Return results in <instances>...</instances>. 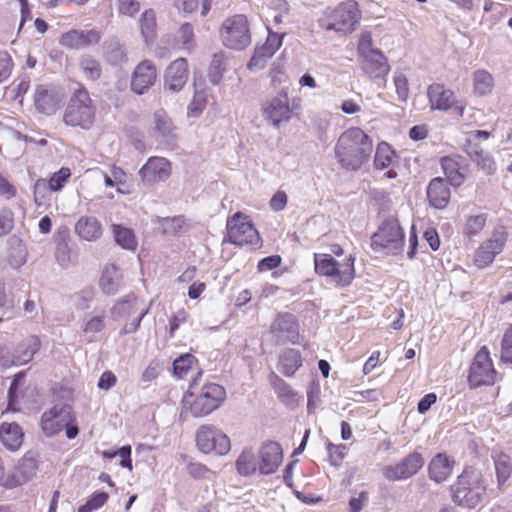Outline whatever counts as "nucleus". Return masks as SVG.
<instances>
[{
	"label": "nucleus",
	"instance_id": "f257e3e1",
	"mask_svg": "<svg viewBox=\"0 0 512 512\" xmlns=\"http://www.w3.org/2000/svg\"><path fill=\"white\" fill-rule=\"evenodd\" d=\"M373 141L359 127H350L338 137L334 153L341 168L348 171L360 169L370 158Z\"/></svg>",
	"mask_w": 512,
	"mask_h": 512
},
{
	"label": "nucleus",
	"instance_id": "f03ea898",
	"mask_svg": "<svg viewBox=\"0 0 512 512\" xmlns=\"http://www.w3.org/2000/svg\"><path fill=\"white\" fill-rule=\"evenodd\" d=\"M97 108L83 84L70 94L62 114V122L71 128L90 130L96 123Z\"/></svg>",
	"mask_w": 512,
	"mask_h": 512
},
{
	"label": "nucleus",
	"instance_id": "7ed1b4c3",
	"mask_svg": "<svg viewBox=\"0 0 512 512\" xmlns=\"http://www.w3.org/2000/svg\"><path fill=\"white\" fill-rule=\"evenodd\" d=\"M486 491L484 476L474 467H465L450 486L452 501L468 509L476 508L483 501Z\"/></svg>",
	"mask_w": 512,
	"mask_h": 512
},
{
	"label": "nucleus",
	"instance_id": "20e7f679",
	"mask_svg": "<svg viewBox=\"0 0 512 512\" xmlns=\"http://www.w3.org/2000/svg\"><path fill=\"white\" fill-rule=\"evenodd\" d=\"M193 381L182 398L183 410L192 417L202 418L218 409L226 399V390L217 383H205L199 392L192 391Z\"/></svg>",
	"mask_w": 512,
	"mask_h": 512
},
{
	"label": "nucleus",
	"instance_id": "39448f33",
	"mask_svg": "<svg viewBox=\"0 0 512 512\" xmlns=\"http://www.w3.org/2000/svg\"><path fill=\"white\" fill-rule=\"evenodd\" d=\"M313 258L315 273L328 278L337 287L349 286L356 277V257L353 254L341 260L326 253H315Z\"/></svg>",
	"mask_w": 512,
	"mask_h": 512
},
{
	"label": "nucleus",
	"instance_id": "423d86ee",
	"mask_svg": "<svg viewBox=\"0 0 512 512\" xmlns=\"http://www.w3.org/2000/svg\"><path fill=\"white\" fill-rule=\"evenodd\" d=\"M361 19V10L356 0H345L334 7H328L319 19V25L326 31L343 34L352 33Z\"/></svg>",
	"mask_w": 512,
	"mask_h": 512
},
{
	"label": "nucleus",
	"instance_id": "0eeeda50",
	"mask_svg": "<svg viewBox=\"0 0 512 512\" xmlns=\"http://www.w3.org/2000/svg\"><path fill=\"white\" fill-rule=\"evenodd\" d=\"M360 67L363 73L370 79L385 80L391 67L384 53L373 46L370 32L361 33L356 48Z\"/></svg>",
	"mask_w": 512,
	"mask_h": 512
},
{
	"label": "nucleus",
	"instance_id": "6e6552de",
	"mask_svg": "<svg viewBox=\"0 0 512 512\" xmlns=\"http://www.w3.org/2000/svg\"><path fill=\"white\" fill-rule=\"evenodd\" d=\"M219 37L227 49L242 51L248 48L252 42L248 16L238 13L226 17L220 25Z\"/></svg>",
	"mask_w": 512,
	"mask_h": 512
},
{
	"label": "nucleus",
	"instance_id": "1a4fd4ad",
	"mask_svg": "<svg viewBox=\"0 0 512 512\" xmlns=\"http://www.w3.org/2000/svg\"><path fill=\"white\" fill-rule=\"evenodd\" d=\"M41 428L47 436H54L65 430L68 439L76 438L79 433L73 407L65 403L56 404L42 414Z\"/></svg>",
	"mask_w": 512,
	"mask_h": 512
},
{
	"label": "nucleus",
	"instance_id": "9d476101",
	"mask_svg": "<svg viewBox=\"0 0 512 512\" xmlns=\"http://www.w3.org/2000/svg\"><path fill=\"white\" fill-rule=\"evenodd\" d=\"M300 99L290 102L288 88L283 87L276 96H273L261 105L262 115L269 124L275 128L290 122L298 116Z\"/></svg>",
	"mask_w": 512,
	"mask_h": 512
},
{
	"label": "nucleus",
	"instance_id": "9b49d317",
	"mask_svg": "<svg viewBox=\"0 0 512 512\" xmlns=\"http://www.w3.org/2000/svg\"><path fill=\"white\" fill-rule=\"evenodd\" d=\"M405 243V234L397 218L384 220L372 235L371 248L388 254H398Z\"/></svg>",
	"mask_w": 512,
	"mask_h": 512
},
{
	"label": "nucleus",
	"instance_id": "f8f14e48",
	"mask_svg": "<svg viewBox=\"0 0 512 512\" xmlns=\"http://www.w3.org/2000/svg\"><path fill=\"white\" fill-rule=\"evenodd\" d=\"M226 241L237 246L251 245L259 247L261 245V237L257 229L254 227L249 216L236 212L228 217L226 222Z\"/></svg>",
	"mask_w": 512,
	"mask_h": 512
},
{
	"label": "nucleus",
	"instance_id": "ddd939ff",
	"mask_svg": "<svg viewBox=\"0 0 512 512\" xmlns=\"http://www.w3.org/2000/svg\"><path fill=\"white\" fill-rule=\"evenodd\" d=\"M197 448L204 454L224 456L231 450L230 438L211 424L201 425L195 435Z\"/></svg>",
	"mask_w": 512,
	"mask_h": 512
},
{
	"label": "nucleus",
	"instance_id": "4468645a",
	"mask_svg": "<svg viewBox=\"0 0 512 512\" xmlns=\"http://www.w3.org/2000/svg\"><path fill=\"white\" fill-rule=\"evenodd\" d=\"M497 372L494 368L490 352L486 346L481 347L475 354L469 368L468 382L473 388L483 385H493Z\"/></svg>",
	"mask_w": 512,
	"mask_h": 512
},
{
	"label": "nucleus",
	"instance_id": "2eb2a0df",
	"mask_svg": "<svg viewBox=\"0 0 512 512\" xmlns=\"http://www.w3.org/2000/svg\"><path fill=\"white\" fill-rule=\"evenodd\" d=\"M508 240V232L504 226L495 228L491 236L486 239L475 251L473 261L478 268H485L492 264L495 257L500 254Z\"/></svg>",
	"mask_w": 512,
	"mask_h": 512
},
{
	"label": "nucleus",
	"instance_id": "dca6fc26",
	"mask_svg": "<svg viewBox=\"0 0 512 512\" xmlns=\"http://www.w3.org/2000/svg\"><path fill=\"white\" fill-rule=\"evenodd\" d=\"M427 99L431 110H453L457 115L463 116L465 105L458 101L453 90L444 84L432 83L427 87Z\"/></svg>",
	"mask_w": 512,
	"mask_h": 512
},
{
	"label": "nucleus",
	"instance_id": "f3484780",
	"mask_svg": "<svg viewBox=\"0 0 512 512\" xmlns=\"http://www.w3.org/2000/svg\"><path fill=\"white\" fill-rule=\"evenodd\" d=\"M424 457L419 452H412L400 462L388 465L383 469V475L388 481H400L416 475L424 466Z\"/></svg>",
	"mask_w": 512,
	"mask_h": 512
},
{
	"label": "nucleus",
	"instance_id": "a211bd4d",
	"mask_svg": "<svg viewBox=\"0 0 512 512\" xmlns=\"http://www.w3.org/2000/svg\"><path fill=\"white\" fill-rule=\"evenodd\" d=\"M439 163L447 182L451 186L457 188L464 184L469 174V163L464 156L459 154L443 156Z\"/></svg>",
	"mask_w": 512,
	"mask_h": 512
},
{
	"label": "nucleus",
	"instance_id": "6ab92c4d",
	"mask_svg": "<svg viewBox=\"0 0 512 512\" xmlns=\"http://www.w3.org/2000/svg\"><path fill=\"white\" fill-rule=\"evenodd\" d=\"M172 172L169 160L164 157L152 156L139 170V176L146 185H155L166 181Z\"/></svg>",
	"mask_w": 512,
	"mask_h": 512
},
{
	"label": "nucleus",
	"instance_id": "aec40b11",
	"mask_svg": "<svg viewBox=\"0 0 512 512\" xmlns=\"http://www.w3.org/2000/svg\"><path fill=\"white\" fill-rule=\"evenodd\" d=\"M37 460L30 455H24L16 464L13 471L8 473L2 482L5 489H14L29 481L36 475Z\"/></svg>",
	"mask_w": 512,
	"mask_h": 512
},
{
	"label": "nucleus",
	"instance_id": "412c9836",
	"mask_svg": "<svg viewBox=\"0 0 512 512\" xmlns=\"http://www.w3.org/2000/svg\"><path fill=\"white\" fill-rule=\"evenodd\" d=\"M157 80V68L151 60H143L134 68L130 78V89L135 94L146 93Z\"/></svg>",
	"mask_w": 512,
	"mask_h": 512
},
{
	"label": "nucleus",
	"instance_id": "4be33fe9",
	"mask_svg": "<svg viewBox=\"0 0 512 512\" xmlns=\"http://www.w3.org/2000/svg\"><path fill=\"white\" fill-rule=\"evenodd\" d=\"M100 40L101 34L96 29H71L61 35L59 44L69 50H81L99 44Z\"/></svg>",
	"mask_w": 512,
	"mask_h": 512
},
{
	"label": "nucleus",
	"instance_id": "5701e85b",
	"mask_svg": "<svg viewBox=\"0 0 512 512\" xmlns=\"http://www.w3.org/2000/svg\"><path fill=\"white\" fill-rule=\"evenodd\" d=\"M281 45L282 37L275 32H269L265 41L260 45H256L254 53L247 64L248 69L251 71L262 69Z\"/></svg>",
	"mask_w": 512,
	"mask_h": 512
},
{
	"label": "nucleus",
	"instance_id": "b1692460",
	"mask_svg": "<svg viewBox=\"0 0 512 512\" xmlns=\"http://www.w3.org/2000/svg\"><path fill=\"white\" fill-rule=\"evenodd\" d=\"M190 75L188 61L179 57L172 61L166 68L164 74V88L173 92L183 89Z\"/></svg>",
	"mask_w": 512,
	"mask_h": 512
},
{
	"label": "nucleus",
	"instance_id": "393cba45",
	"mask_svg": "<svg viewBox=\"0 0 512 512\" xmlns=\"http://www.w3.org/2000/svg\"><path fill=\"white\" fill-rule=\"evenodd\" d=\"M270 333L278 337L284 336L290 343L297 344L300 339L299 323L291 313H278L270 325Z\"/></svg>",
	"mask_w": 512,
	"mask_h": 512
},
{
	"label": "nucleus",
	"instance_id": "a878e982",
	"mask_svg": "<svg viewBox=\"0 0 512 512\" xmlns=\"http://www.w3.org/2000/svg\"><path fill=\"white\" fill-rule=\"evenodd\" d=\"M258 470L261 474L274 473L282 463L283 451L277 442H265L258 452Z\"/></svg>",
	"mask_w": 512,
	"mask_h": 512
},
{
	"label": "nucleus",
	"instance_id": "bb28decb",
	"mask_svg": "<svg viewBox=\"0 0 512 512\" xmlns=\"http://www.w3.org/2000/svg\"><path fill=\"white\" fill-rule=\"evenodd\" d=\"M427 200L435 209H445L451 198V191L448 183L442 177L433 178L426 189Z\"/></svg>",
	"mask_w": 512,
	"mask_h": 512
},
{
	"label": "nucleus",
	"instance_id": "cd10ccee",
	"mask_svg": "<svg viewBox=\"0 0 512 512\" xmlns=\"http://www.w3.org/2000/svg\"><path fill=\"white\" fill-rule=\"evenodd\" d=\"M269 381L280 402L291 409L299 406L301 396L289 383L275 373H271Z\"/></svg>",
	"mask_w": 512,
	"mask_h": 512
},
{
	"label": "nucleus",
	"instance_id": "c85d7f7f",
	"mask_svg": "<svg viewBox=\"0 0 512 512\" xmlns=\"http://www.w3.org/2000/svg\"><path fill=\"white\" fill-rule=\"evenodd\" d=\"M454 463L445 453L436 454L428 465L429 478L437 483L446 481L452 474Z\"/></svg>",
	"mask_w": 512,
	"mask_h": 512
},
{
	"label": "nucleus",
	"instance_id": "c756f323",
	"mask_svg": "<svg viewBox=\"0 0 512 512\" xmlns=\"http://www.w3.org/2000/svg\"><path fill=\"white\" fill-rule=\"evenodd\" d=\"M76 234L85 241H96L102 236V225L93 216H82L75 224Z\"/></svg>",
	"mask_w": 512,
	"mask_h": 512
},
{
	"label": "nucleus",
	"instance_id": "7c9ffc66",
	"mask_svg": "<svg viewBox=\"0 0 512 512\" xmlns=\"http://www.w3.org/2000/svg\"><path fill=\"white\" fill-rule=\"evenodd\" d=\"M302 364L303 358L297 349L287 348L279 355L278 369L286 377H293Z\"/></svg>",
	"mask_w": 512,
	"mask_h": 512
},
{
	"label": "nucleus",
	"instance_id": "2f4dec72",
	"mask_svg": "<svg viewBox=\"0 0 512 512\" xmlns=\"http://www.w3.org/2000/svg\"><path fill=\"white\" fill-rule=\"evenodd\" d=\"M24 433L17 423L3 422L0 425V441L11 451L18 450L23 443Z\"/></svg>",
	"mask_w": 512,
	"mask_h": 512
},
{
	"label": "nucleus",
	"instance_id": "473e14b6",
	"mask_svg": "<svg viewBox=\"0 0 512 512\" xmlns=\"http://www.w3.org/2000/svg\"><path fill=\"white\" fill-rule=\"evenodd\" d=\"M110 174L111 175L103 173L106 187H116L117 192L120 194H128L131 192L128 175L121 167L115 164L111 165Z\"/></svg>",
	"mask_w": 512,
	"mask_h": 512
},
{
	"label": "nucleus",
	"instance_id": "72a5a7b5",
	"mask_svg": "<svg viewBox=\"0 0 512 512\" xmlns=\"http://www.w3.org/2000/svg\"><path fill=\"white\" fill-rule=\"evenodd\" d=\"M492 459L494 462L497 484L501 489L512 475V459L503 451L494 452L492 454Z\"/></svg>",
	"mask_w": 512,
	"mask_h": 512
},
{
	"label": "nucleus",
	"instance_id": "f704fd0d",
	"mask_svg": "<svg viewBox=\"0 0 512 512\" xmlns=\"http://www.w3.org/2000/svg\"><path fill=\"white\" fill-rule=\"evenodd\" d=\"M473 93L478 97L490 95L495 87L493 75L485 70L478 69L472 74Z\"/></svg>",
	"mask_w": 512,
	"mask_h": 512
},
{
	"label": "nucleus",
	"instance_id": "c9c22d12",
	"mask_svg": "<svg viewBox=\"0 0 512 512\" xmlns=\"http://www.w3.org/2000/svg\"><path fill=\"white\" fill-rule=\"evenodd\" d=\"M228 68V57L223 52H217L212 56V59L207 68V78L213 85H218L223 79L224 73Z\"/></svg>",
	"mask_w": 512,
	"mask_h": 512
},
{
	"label": "nucleus",
	"instance_id": "e433bc0d",
	"mask_svg": "<svg viewBox=\"0 0 512 512\" xmlns=\"http://www.w3.org/2000/svg\"><path fill=\"white\" fill-rule=\"evenodd\" d=\"M111 230L116 243L123 249L135 251L138 242L133 229L120 224H112Z\"/></svg>",
	"mask_w": 512,
	"mask_h": 512
},
{
	"label": "nucleus",
	"instance_id": "4c0bfd02",
	"mask_svg": "<svg viewBox=\"0 0 512 512\" xmlns=\"http://www.w3.org/2000/svg\"><path fill=\"white\" fill-rule=\"evenodd\" d=\"M41 347V340L36 335H30L21 341L15 349L19 355L18 361L22 365L30 362Z\"/></svg>",
	"mask_w": 512,
	"mask_h": 512
},
{
	"label": "nucleus",
	"instance_id": "58836bf2",
	"mask_svg": "<svg viewBox=\"0 0 512 512\" xmlns=\"http://www.w3.org/2000/svg\"><path fill=\"white\" fill-rule=\"evenodd\" d=\"M120 273L115 265H108L104 268L99 286L103 293L107 295L114 294L119 288Z\"/></svg>",
	"mask_w": 512,
	"mask_h": 512
},
{
	"label": "nucleus",
	"instance_id": "ea45409f",
	"mask_svg": "<svg viewBox=\"0 0 512 512\" xmlns=\"http://www.w3.org/2000/svg\"><path fill=\"white\" fill-rule=\"evenodd\" d=\"M79 67L87 81H98L102 76L100 61L90 55H83L79 60Z\"/></svg>",
	"mask_w": 512,
	"mask_h": 512
},
{
	"label": "nucleus",
	"instance_id": "a19ab883",
	"mask_svg": "<svg viewBox=\"0 0 512 512\" xmlns=\"http://www.w3.org/2000/svg\"><path fill=\"white\" fill-rule=\"evenodd\" d=\"M487 221V213H480L466 217L462 227V234L467 238H473L479 235L484 230Z\"/></svg>",
	"mask_w": 512,
	"mask_h": 512
},
{
	"label": "nucleus",
	"instance_id": "79ce46f5",
	"mask_svg": "<svg viewBox=\"0 0 512 512\" xmlns=\"http://www.w3.org/2000/svg\"><path fill=\"white\" fill-rule=\"evenodd\" d=\"M140 30L146 42L155 39L157 33L156 13L153 9H146L142 12L140 19Z\"/></svg>",
	"mask_w": 512,
	"mask_h": 512
},
{
	"label": "nucleus",
	"instance_id": "37998d69",
	"mask_svg": "<svg viewBox=\"0 0 512 512\" xmlns=\"http://www.w3.org/2000/svg\"><path fill=\"white\" fill-rule=\"evenodd\" d=\"M395 158V151L386 142H381L377 145L374 166L378 170L388 168Z\"/></svg>",
	"mask_w": 512,
	"mask_h": 512
},
{
	"label": "nucleus",
	"instance_id": "c03bdc74",
	"mask_svg": "<svg viewBox=\"0 0 512 512\" xmlns=\"http://www.w3.org/2000/svg\"><path fill=\"white\" fill-rule=\"evenodd\" d=\"M467 154L474 161L479 168L484 170L487 174L495 171V162L488 153L484 152L478 147L468 148Z\"/></svg>",
	"mask_w": 512,
	"mask_h": 512
},
{
	"label": "nucleus",
	"instance_id": "a18cd8bd",
	"mask_svg": "<svg viewBox=\"0 0 512 512\" xmlns=\"http://www.w3.org/2000/svg\"><path fill=\"white\" fill-rule=\"evenodd\" d=\"M236 470L242 476H250L257 470L254 454L250 450H244L236 460Z\"/></svg>",
	"mask_w": 512,
	"mask_h": 512
},
{
	"label": "nucleus",
	"instance_id": "49530a36",
	"mask_svg": "<svg viewBox=\"0 0 512 512\" xmlns=\"http://www.w3.org/2000/svg\"><path fill=\"white\" fill-rule=\"evenodd\" d=\"M34 104L37 110L44 114H49L53 108V97L49 91L43 87H38L34 94Z\"/></svg>",
	"mask_w": 512,
	"mask_h": 512
},
{
	"label": "nucleus",
	"instance_id": "de8ad7c7",
	"mask_svg": "<svg viewBox=\"0 0 512 512\" xmlns=\"http://www.w3.org/2000/svg\"><path fill=\"white\" fill-rule=\"evenodd\" d=\"M195 363L197 359L194 355L190 353L180 355L173 362L174 375L179 379L184 378Z\"/></svg>",
	"mask_w": 512,
	"mask_h": 512
},
{
	"label": "nucleus",
	"instance_id": "09e8293b",
	"mask_svg": "<svg viewBox=\"0 0 512 512\" xmlns=\"http://www.w3.org/2000/svg\"><path fill=\"white\" fill-rule=\"evenodd\" d=\"M159 223L163 234L176 235L185 227L186 220L184 216H174L162 218Z\"/></svg>",
	"mask_w": 512,
	"mask_h": 512
},
{
	"label": "nucleus",
	"instance_id": "8fccbe9b",
	"mask_svg": "<svg viewBox=\"0 0 512 512\" xmlns=\"http://www.w3.org/2000/svg\"><path fill=\"white\" fill-rule=\"evenodd\" d=\"M155 131L163 138L173 137L175 127L172 120L164 113L154 115Z\"/></svg>",
	"mask_w": 512,
	"mask_h": 512
},
{
	"label": "nucleus",
	"instance_id": "3c124183",
	"mask_svg": "<svg viewBox=\"0 0 512 512\" xmlns=\"http://www.w3.org/2000/svg\"><path fill=\"white\" fill-rule=\"evenodd\" d=\"M109 499L106 492L97 491L81 506L78 507V512H93L103 507Z\"/></svg>",
	"mask_w": 512,
	"mask_h": 512
},
{
	"label": "nucleus",
	"instance_id": "603ef678",
	"mask_svg": "<svg viewBox=\"0 0 512 512\" xmlns=\"http://www.w3.org/2000/svg\"><path fill=\"white\" fill-rule=\"evenodd\" d=\"M207 105V95L204 91H195L188 105V116L198 117Z\"/></svg>",
	"mask_w": 512,
	"mask_h": 512
},
{
	"label": "nucleus",
	"instance_id": "864d4df0",
	"mask_svg": "<svg viewBox=\"0 0 512 512\" xmlns=\"http://www.w3.org/2000/svg\"><path fill=\"white\" fill-rule=\"evenodd\" d=\"M71 176V170L68 167H62L57 172L53 173L52 176L48 180V188L51 191H59L61 190L67 180Z\"/></svg>",
	"mask_w": 512,
	"mask_h": 512
},
{
	"label": "nucleus",
	"instance_id": "5fc2aeb1",
	"mask_svg": "<svg viewBox=\"0 0 512 512\" xmlns=\"http://www.w3.org/2000/svg\"><path fill=\"white\" fill-rule=\"evenodd\" d=\"M18 358L19 355L15 347L4 346L0 349V365L3 368L22 365L20 362H17Z\"/></svg>",
	"mask_w": 512,
	"mask_h": 512
},
{
	"label": "nucleus",
	"instance_id": "6e6d98bb",
	"mask_svg": "<svg viewBox=\"0 0 512 512\" xmlns=\"http://www.w3.org/2000/svg\"><path fill=\"white\" fill-rule=\"evenodd\" d=\"M327 451L330 463L334 466H339L346 456V446L343 444L335 445L330 443L327 446Z\"/></svg>",
	"mask_w": 512,
	"mask_h": 512
},
{
	"label": "nucleus",
	"instance_id": "4d7b16f0",
	"mask_svg": "<svg viewBox=\"0 0 512 512\" xmlns=\"http://www.w3.org/2000/svg\"><path fill=\"white\" fill-rule=\"evenodd\" d=\"M24 378V374L23 373H18L12 383H11V386L9 388V391H8V405H7V411H11V412H16L18 411V408L16 406L17 404V390L19 388V383H20V380H22Z\"/></svg>",
	"mask_w": 512,
	"mask_h": 512
},
{
	"label": "nucleus",
	"instance_id": "13d9d810",
	"mask_svg": "<svg viewBox=\"0 0 512 512\" xmlns=\"http://www.w3.org/2000/svg\"><path fill=\"white\" fill-rule=\"evenodd\" d=\"M116 2L120 14L133 17L140 10V3L137 0H116Z\"/></svg>",
	"mask_w": 512,
	"mask_h": 512
},
{
	"label": "nucleus",
	"instance_id": "bf43d9fd",
	"mask_svg": "<svg viewBox=\"0 0 512 512\" xmlns=\"http://www.w3.org/2000/svg\"><path fill=\"white\" fill-rule=\"evenodd\" d=\"M13 69V60L8 52L0 50V83L7 80Z\"/></svg>",
	"mask_w": 512,
	"mask_h": 512
},
{
	"label": "nucleus",
	"instance_id": "052dcab7",
	"mask_svg": "<svg viewBox=\"0 0 512 512\" xmlns=\"http://www.w3.org/2000/svg\"><path fill=\"white\" fill-rule=\"evenodd\" d=\"M501 358L504 362L512 364V325L504 333L501 342Z\"/></svg>",
	"mask_w": 512,
	"mask_h": 512
},
{
	"label": "nucleus",
	"instance_id": "680f3d73",
	"mask_svg": "<svg viewBox=\"0 0 512 512\" xmlns=\"http://www.w3.org/2000/svg\"><path fill=\"white\" fill-rule=\"evenodd\" d=\"M189 313L185 309H180L169 318V336L174 337L181 324L187 322Z\"/></svg>",
	"mask_w": 512,
	"mask_h": 512
},
{
	"label": "nucleus",
	"instance_id": "e2e57ef3",
	"mask_svg": "<svg viewBox=\"0 0 512 512\" xmlns=\"http://www.w3.org/2000/svg\"><path fill=\"white\" fill-rule=\"evenodd\" d=\"M394 84L397 95L401 101H406L409 96V82L405 75L399 73L394 76Z\"/></svg>",
	"mask_w": 512,
	"mask_h": 512
},
{
	"label": "nucleus",
	"instance_id": "0e129e2a",
	"mask_svg": "<svg viewBox=\"0 0 512 512\" xmlns=\"http://www.w3.org/2000/svg\"><path fill=\"white\" fill-rule=\"evenodd\" d=\"M179 37L184 48L190 50L194 45V31L190 23H184L179 29Z\"/></svg>",
	"mask_w": 512,
	"mask_h": 512
},
{
	"label": "nucleus",
	"instance_id": "69168bd1",
	"mask_svg": "<svg viewBox=\"0 0 512 512\" xmlns=\"http://www.w3.org/2000/svg\"><path fill=\"white\" fill-rule=\"evenodd\" d=\"M282 258L279 255H271L261 259L257 264L258 272L273 270L281 265Z\"/></svg>",
	"mask_w": 512,
	"mask_h": 512
},
{
	"label": "nucleus",
	"instance_id": "338daca9",
	"mask_svg": "<svg viewBox=\"0 0 512 512\" xmlns=\"http://www.w3.org/2000/svg\"><path fill=\"white\" fill-rule=\"evenodd\" d=\"M287 202V194L282 190H278L270 199L269 206L273 211L279 212L285 209Z\"/></svg>",
	"mask_w": 512,
	"mask_h": 512
},
{
	"label": "nucleus",
	"instance_id": "774afa93",
	"mask_svg": "<svg viewBox=\"0 0 512 512\" xmlns=\"http://www.w3.org/2000/svg\"><path fill=\"white\" fill-rule=\"evenodd\" d=\"M116 383H117L116 375L112 371L107 370L101 374V376L98 380L97 386L100 390L107 391V390L111 389L112 387H114L116 385Z\"/></svg>",
	"mask_w": 512,
	"mask_h": 512
}]
</instances>
